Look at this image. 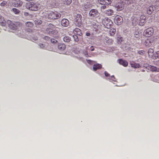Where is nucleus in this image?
<instances>
[{
	"mask_svg": "<svg viewBox=\"0 0 159 159\" xmlns=\"http://www.w3.org/2000/svg\"><path fill=\"white\" fill-rule=\"evenodd\" d=\"M146 19V16L143 15H141L139 18V20H137L136 18H134L133 20V23H134V22L135 21V22L134 23L135 25L138 24L141 26H143L144 25L145 20Z\"/></svg>",
	"mask_w": 159,
	"mask_h": 159,
	"instance_id": "39448f33",
	"label": "nucleus"
},
{
	"mask_svg": "<svg viewBox=\"0 0 159 159\" xmlns=\"http://www.w3.org/2000/svg\"><path fill=\"white\" fill-rule=\"evenodd\" d=\"M38 40V38L36 36H34L32 38V40L33 41H35Z\"/></svg>",
	"mask_w": 159,
	"mask_h": 159,
	"instance_id": "58836bf2",
	"label": "nucleus"
},
{
	"mask_svg": "<svg viewBox=\"0 0 159 159\" xmlns=\"http://www.w3.org/2000/svg\"><path fill=\"white\" fill-rule=\"evenodd\" d=\"M40 7V4L38 2L35 3L33 2H28L26 4V8L32 11H37L38 10Z\"/></svg>",
	"mask_w": 159,
	"mask_h": 159,
	"instance_id": "f257e3e1",
	"label": "nucleus"
},
{
	"mask_svg": "<svg viewBox=\"0 0 159 159\" xmlns=\"http://www.w3.org/2000/svg\"><path fill=\"white\" fill-rule=\"evenodd\" d=\"M105 75L106 77H108L110 76L109 74L107 71H105L104 72Z\"/></svg>",
	"mask_w": 159,
	"mask_h": 159,
	"instance_id": "37998d69",
	"label": "nucleus"
},
{
	"mask_svg": "<svg viewBox=\"0 0 159 159\" xmlns=\"http://www.w3.org/2000/svg\"><path fill=\"white\" fill-rule=\"evenodd\" d=\"M5 22L4 18L2 16H0V23L3 24Z\"/></svg>",
	"mask_w": 159,
	"mask_h": 159,
	"instance_id": "c85d7f7f",
	"label": "nucleus"
},
{
	"mask_svg": "<svg viewBox=\"0 0 159 159\" xmlns=\"http://www.w3.org/2000/svg\"><path fill=\"white\" fill-rule=\"evenodd\" d=\"M70 38L69 36H65L63 38V41L67 43L70 42Z\"/></svg>",
	"mask_w": 159,
	"mask_h": 159,
	"instance_id": "bb28decb",
	"label": "nucleus"
},
{
	"mask_svg": "<svg viewBox=\"0 0 159 159\" xmlns=\"http://www.w3.org/2000/svg\"><path fill=\"white\" fill-rule=\"evenodd\" d=\"M57 31L55 30V26L52 24H49L46 29L45 33L51 35L56 34Z\"/></svg>",
	"mask_w": 159,
	"mask_h": 159,
	"instance_id": "7ed1b4c3",
	"label": "nucleus"
},
{
	"mask_svg": "<svg viewBox=\"0 0 159 159\" xmlns=\"http://www.w3.org/2000/svg\"><path fill=\"white\" fill-rule=\"evenodd\" d=\"M123 22V19L121 16H116L114 19V22L118 25L121 24Z\"/></svg>",
	"mask_w": 159,
	"mask_h": 159,
	"instance_id": "9b49d317",
	"label": "nucleus"
},
{
	"mask_svg": "<svg viewBox=\"0 0 159 159\" xmlns=\"http://www.w3.org/2000/svg\"><path fill=\"white\" fill-rule=\"evenodd\" d=\"M90 35V34L89 33H86V35L87 36H89Z\"/></svg>",
	"mask_w": 159,
	"mask_h": 159,
	"instance_id": "49530a36",
	"label": "nucleus"
},
{
	"mask_svg": "<svg viewBox=\"0 0 159 159\" xmlns=\"http://www.w3.org/2000/svg\"><path fill=\"white\" fill-rule=\"evenodd\" d=\"M152 40L151 39H147L145 42V45L147 47H150L152 45Z\"/></svg>",
	"mask_w": 159,
	"mask_h": 159,
	"instance_id": "dca6fc26",
	"label": "nucleus"
},
{
	"mask_svg": "<svg viewBox=\"0 0 159 159\" xmlns=\"http://www.w3.org/2000/svg\"><path fill=\"white\" fill-rule=\"evenodd\" d=\"M102 67V65L99 64H94L93 65V70L94 71H96L98 69H100Z\"/></svg>",
	"mask_w": 159,
	"mask_h": 159,
	"instance_id": "6ab92c4d",
	"label": "nucleus"
},
{
	"mask_svg": "<svg viewBox=\"0 0 159 159\" xmlns=\"http://www.w3.org/2000/svg\"><path fill=\"white\" fill-rule=\"evenodd\" d=\"M156 57H157V58H159V51H157L156 52Z\"/></svg>",
	"mask_w": 159,
	"mask_h": 159,
	"instance_id": "79ce46f5",
	"label": "nucleus"
},
{
	"mask_svg": "<svg viewBox=\"0 0 159 159\" xmlns=\"http://www.w3.org/2000/svg\"><path fill=\"white\" fill-rule=\"evenodd\" d=\"M116 32V30L115 29H110L109 30V34L111 36H113L114 35Z\"/></svg>",
	"mask_w": 159,
	"mask_h": 159,
	"instance_id": "393cba45",
	"label": "nucleus"
},
{
	"mask_svg": "<svg viewBox=\"0 0 159 159\" xmlns=\"http://www.w3.org/2000/svg\"><path fill=\"white\" fill-rule=\"evenodd\" d=\"M43 39L47 40H49L50 39V37L48 36H45L44 37Z\"/></svg>",
	"mask_w": 159,
	"mask_h": 159,
	"instance_id": "a19ab883",
	"label": "nucleus"
},
{
	"mask_svg": "<svg viewBox=\"0 0 159 159\" xmlns=\"http://www.w3.org/2000/svg\"><path fill=\"white\" fill-rule=\"evenodd\" d=\"M111 78L112 80L114 81H115V78L114 75H112V76H111Z\"/></svg>",
	"mask_w": 159,
	"mask_h": 159,
	"instance_id": "c03bdc74",
	"label": "nucleus"
},
{
	"mask_svg": "<svg viewBox=\"0 0 159 159\" xmlns=\"http://www.w3.org/2000/svg\"><path fill=\"white\" fill-rule=\"evenodd\" d=\"M73 32L74 34L79 36H81L82 35V33L81 32L80 30L78 28H75V29L73 30Z\"/></svg>",
	"mask_w": 159,
	"mask_h": 159,
	"instance_id": "aec40b11",
	"label": "nucleus"
},
{
	"mask_svg": "<svg viewBox=\"0 0 159 159\" xmlns=\"http://www.w3.org/2000/svg\"><path fill=\"white\" fill-rule=\"evenodd\" d=\"M61 24L63 26L67 27L69 24V21L67 19H63L61 20Z\"/></svg>",
	"mask_w": 159,
	"mask_h": 159,
	"instance_id": "2eb2a0df",
	"label": "nucleus"
},
{
	"mask_svg": "<svg viewBox=\"0 0 159 159\" xmlns=\"http://www.w3.org/2000/svg\"><path fill=\"white\" fill-rule=\"evenodd\" d=\"M114 6L116 8L117 10H122L124 7V2L123 1H114Z\"/></svg>",
	"mask_w": 159,
	"mask_h": 159,
	"instance_id": "0eeeda50",
	"label": "nucleus"
},
{
	"mask_svg": "<svg viewBox=\"0 0 159 159\" xmlns=\"http://www.w3.org/2000/svg\"><path fill=\"white\" fill-rule=\"evenodd\" d=\"M131 66L134 68H139L140 67V65L139 63L132 62L130 64Z\"/></svg>",
	"mask_w": 159,
	"mask_h": 159,
	"instance_id": "4be33fe9",
	"label": "nucleus"
},
{
	"mask_svg": "<svg viewBox=\"0 0 159 159\" xmlns=\"http://www.w3.org/2000/svg\"><path fill=\"white\" fill-rule=\"evenodd\" d=\"M154 11V7L152 6H150L147 9V13L149 15L152 14Z\"/></svg>",
	"mask_w": 159,
	"mask_h": 159,
	"instance_id": "412c9836",
	"label": "nucleus"
},
{
	"mask_svg": "<svg viewBox=\"0 0 159 159\" xmlns=\"http://www.w3.org/2000/svg\"><path fill=\"white\" fill-rule=\"evenodd\" d=\"M89 14L90 17H97L99 13L97 10L92 9L89 11Z\"/></svg>",
	"mask_w": 159,
	"mask_h": 159,
	"instance_id": "f8f14e48",
	"label": "nucleus"
},
{
	"mask_svg": "<svg viewBox=\"0 0 159 159\" xmlns=\"http://www.w3.org/2000/svg\"><path fill=\"white\" fill-rule=\"evenodd\" d=\"M119 64L123 66L124 67H127L128 65V62L127 61L124 60L122 59H120L118 60Z\"/></svg>",
	"mask_w": 159,
	"mask_h": 159,
	"instance_id": "4468645a",
	"label": "nucleus"
},
{
	"mask_svg": "<svg viewBox=\"0 0 159 159\" xmlns=\"http://www.w3.org/2000/svg\"><path fill=\"white\" fill-rule=\"evenodd\" d=\"M140 34L138 32H136L134 34V37L136 38H138L140 36Z\"/></svg>",
	"mask_w": 159,
	"mask_h": 159,
	"instance_id": "72a5a7b5",
	"label": "nucleus"
},
{
	"mask_svg": "<svg viewBox=\"0 0 159 159\" xmlns=\"http://www.w3.org/2000/svg\"><path fill=\"white\" fill-rule=\"evenodd\" d=\"M150 68H149V70H150L152 71H159V69L157 68L156 67L152 66L151 65L150 66Z\"/></svg>",
	"mask_w": 159,
	"mask_h": 159,
	"instance_id": "5701e85b",
	"label": "nucleus"
},
{
	"mask_svg": "<svg viewBox=\"0 0 159 159\" xmlns=\"http://www.w3.org/2000/svg\"><path fill=\"white\" fill-rule=\"evenodd\" d=\"M93 48L91 49V51H93L94 50V49L93 48V46L91 47V48Z\"/></svg>",
	"mask_w": 159,
	"mask_h": 159,
	"instance_id": "de8ad7c7",
	"label": "nucleus"
},
{
	"mask_svg": "<svg viewBox=\"0 0 159 159\" xmlns=\"http://www.w3.org/2000/svg\"><path fill=\"white\" fill-rule=\"evenodd\" d=\"M64 4L68 5L71 3V1H63Z\"/></svg>",
	"mask_w": 159,
	"mask_h": 159,
	"instance_id": "7c9ffc66",
	"label": "nucleus"
},
{
	"mask_svg": "<svg viewBox=\"0 0 159 159\" xmlns=\"http://www.w3.org/2000/svg\"><path fill=\"white\" fill-rule=\"evenodd\" d=\"M105 14L107 16H111L113 15V11L112 10L109 9L105 11Z\"/></svg>",
	"mask_w": 159,
	"mask_h": 159,
	"instance_id": "b1692460",
	"label": "nucleus"
},
{
	"mask_svg": "<svg viewBox=\"0 0 159 159\" xmlns=\"http://www.w3.org/2000/svg\"><path fill=\"white\" fill-rule=\"evenodd\" d=\"M156 2L157 3H159V0L157 1Z\"/></svg>",
	"mask_w": 159,
	"mask_h": 159,
	"instance_id": "3c124183",
	"label": "nucleus"
},
{
	"mask_svg": "<svg viewBox=\"0 0 159 159\" xmlns=\"http://www.w3.org/2000/svg\"><path fill=\"white\" fill-rule=\"evenodd\" d=\"M7 23L9 28L13 30H16L18 29L22 25L21 23L20 22H13L9 20H7Z\"/></svg>",
	"mask_w": 159,
	"mask_h": 159,
	"instance_id": "f03ea898",
	"label": "nucleus"
},
{
	"mask_svg": "<svg viewBox=\"0 0 159 159\" xmlns=\"http://www.w3.org/2000/svg\"><path fill=\"white\" fill-rule=\"evenodd\" d=\"M113 42V40L112 39H109L106 41V43L109 44H111Z\"/></svg>",
	"mask_w": 159,
	"mask_h": 159,
	"instance_id": "473e14b6",
	"label": "nucleus"
},
{
	"mask_svg": "<svg viewBox=\"0 0 159 159\" xmlns=\"http://www.w3.org/2000/svg\"><path fill=\"white\" fill-rule=\"evenodd\" d=\"M83 19L80 14L76 15L74 19V23L75 25L78 27H80L82 25Z\"/></svg>",
	"mask_w": 159,
	"mask_h": 159,
	"instance_id": "20e7f679",
	"label": "nucleus"
},
{
	"mask_svg": "<svg viewBox=\"0 0 159 159\" xmlns=\"http://www.w3.org/2000/svg\"><path fill=\"white\" fill-rule=\"evenodd\" d=\"M61 15L57 11L49 12L47 15V17L49 19H56L60 18Z\"/></svg>",
	"mask_w": 159,
	"mask_h": 159,
	"instance_id": "423d86ee",
	"label": "nucleus"
},
{
	"mask_svg": "<svg viewBox=\"0 0 159 159\" xmlns=\"http://www.w3.org/2000/svg\"><path fill=\"white\" fill-rule=\"evenodd\" d=\"M25 25L28 28L26 29V31L29 32H32V30L31 28L34 26L33 23L31 22H27L25 23Z\"/></svg>",
	"mask_w": 159,
	"mask_h": 159,
	"instance_id": "ddd939ff",
	"label": "nucleus"
},
{
	"mask_svg": "<svg viewBox=\"0 0 159 159\" xmlns=\"http://www.w3.org/2000/svg\"><path fill=\"white\" fill-rule=\"evenodd\" d=\"M150 65H149L148 64L145 63L143 64V66L144 68H146L148 70L149 68H150Z\"/></svg>",
	"mask_w": 159,
	"mask_h": 159,
	"instance_id": "2f4dec72",
	"label": "nucleus"
},
{
	"mask_svg": "<svg viewBox=\"0 0 159 159\" xmlns=\"http://www.w3.org/2000/svg\"><path fill=\"white\" fill-rule=\"evenodd\" d=\"M39 23L40 24H41L42 23V21L41 20H39Z\"/></svg>",
	"mask_w": 159,
	"mask_h": 159,
	"instance_id": "09e8293b",
	"label": "nucleus"
},
{
	"mask_svg": "<svg viewBox=\"0 0 159 159\" xmlns=\"http://www.w3.org/2000/svg\"><path fill=\"white\" fill-rule=\"evenodd\" d=\"M153 53V50L152 48H150L148 51V54L149 57H152Z\"/></svg>",
	"mask_w": 159,
	"mask_h": 159,
	"instance_id": "a878e982",
	"label": "nucleus"
},
{
	"mask_svg": "<svg viewBox=\"0 0 159 159\" xmlns=\"http://www.w3.org/2000/svg\"><path fill=\"white\" fill-rule=\"evenodd\" d=\"M154 33V29L152 27H149L144 30L143 32L144 36L149 37L152 36Z\"/></svg>",
	"mask_w": 159,
	"mask_h": 159,
	"instance_id": "6e6552de",
	"label": "nucleus"
},
{
	"mask_svg": "<svg viewBox=\"0 0 159 159\" xmlns=\"http://www.w3.org/2000/svg\"><path fill=\"white\" fill-rule=\"evenodd\" d=\"M50 40L51 43H56L57 42V41L54 39H52Z\"/></svg>",
	"mask_w": 159,
	"mask_h": 159,
	"instance_id": "4c0bfd02",
	"label": "nucleus"
},
{
	"mask_svg": "<svg viewBox=\"0 0 159 159\" xmlns=\"http://www.w3.org/2000/svg\"><path fill=\"white\" fill-rule=\"evenodd\" d=\"M74 41L76 42H78L79 41V39L78 36L74 34L73 36Z\"/></svg>",
	"mask_w": 159,
	"mask_h": 159,
	"instance_id": "c756f323",
	"label": "nucleus"
},
{
	"mask_svg": "<svg viewBox=\"0 0 159 159\" xmlns=\"http://www.w3.org/2000/svg\"><path fill=\"white\" fill-rule=\"evenodd\" d=\"M85 55H88V52H85Z\"/></svg>",
	"mask_w": 159,
	"mask_h": 159,
	"instance_id": "8fccbe9b",
	"label": "nucleus"
},
{
	"mask_svg": "<svg viewBox=\"0 0 159 159\" xmlns=\"http://www.w3.org/2000/svg\"><path fill=\"white\" fill-rule=\"evenodd\" d=\"M99 3L103 5L101 7V9H104L107 8V6H108L111 3V1H98Z\"/></svg>",
	"mask_w": 159,
	"mask_h": 159,
	"instance_id": "9d476101",
	"label": "nucleus"
},
{
	"mask_svg": "<svg viewBox=\"0 0 159 159\" xmlns=\"http://www.w3.org/2000/svg\"><path fill=\"white\" fill-rule=\"evenodd\" d=\"M155 79L157 82L159 83V75H156L155 76Z\"/></svg>",
	"mask_w": 159,
	"mask_h": 159,
	"instance_id": "f704fd0d",
	"label": "nucleus"
},
{
	"mask_svg": "<svg viewBox=\"0 0 159 159\" xmlns=\"http://www.w3.org/2000/svg\"><path fill=\"white\" fill-rule=\"evenodd\" d=\"M103 24L107 28H110L113 24V22L110 19L105 18L103 20Z\"/></svg>",
	"mask_w": 159,
	"mask_h": 159,
	"instance_id": "1a4fd4ad",
	"label": "nucleus"
},
{
	"mask_svg": "<svg viewBox=\"0 0 159 159\" xmlns=\"http://www.w3.org/2000/svg\"><path fill=\"white\" fill-rule=\"evenodd\" d=\"M7 3V2L6 1H3L1 3L0 5L2 6H4L6 5Z\"/></svg>",
	"mask_w": 159,
	"mask_h": 159,
	"instance_id": "e433bc0d",
	"label": "nucleus"
},
{
	"mask_svg": "<svg viewBox=\"0 0 159 159\" xmlns=\"http://www.w3.org/2000/svg\"><path fill=\"white\" fill-rule=\"evenodd\" d=\"M144 52V51L143 50H140L139 51L138 53L140 55H143Z\"/></svg>",
	"mask_w": 159,
	"mask_h": 159,
	"instance_id": "ea45409f",
	"label": "nucleus"
},
{
	"mask_svg": "<svg viewBox=\"0 0 159 159\" xmlns=\"http://www.w3.org/2000/svg\"><path fill=\"white\" fill-rule=\"evenodd\" d=\"M12 11L15 14H18L20 12V11L19 10L15 8H13Z\"/></svg>",
	"mask_w": 159,
	"mask_h": 159,
	"instance_id": "cd10ccee",
	"label": "nucleus"
},
{
	"mask_svg": "<svg viewBox=\"0 0 159 159\" xmlns=\"http://www.w3.org/2000/svg\"><path fill=\"white\" fill-rule=\"evenodd\" d=\"M117 40L118 42L120 43L122 41V37H117Z\"/></svg>",
	"mask_w": 159,
	"mask_h": 159,
	"instance_id": "c9c22d12",
	"label": "nucleus"
},
{
	"mask_svg": "<svg viewBox=\"0 0 159 159\" xmlns=\"http://www.w3.org/2000/svg\"><path fill=\"white\" fill-rule=\"evenodd\" d=\"M39 46H40L41 48H43L44 47V44L43 43H40L39 44Z\"/></svg>",
	"mask_w": 159,
	"mask_h": 159,
	"instance_id": "a18cd8bd",
	"label": "nucleus"
},
{
	"mask_svg": "<svg viewBox=\"0 0 159 159\" xmlns=\"http://www.w3.org/2000/svg\"><path fill=\"white\" fill-rule=\"evenodd\" d=\"M58 48L61 51H63L66 49V46L64 43H60L58 45Z\"/></svg>",
	"mask_w": 159,
	"mask_h": 159,
	"instance_id": "f3484780",
	"label": "nucleus"
},
{
	"mask_svg": "<svg viewBox=\"0 0 159 159\" xmlns=\"http://www.w3.org/2000/svg\"><path fill=\"white\" fill-rule=\"evenodd\" d=\"M23 2L21 1H15L14 2V6L15 7H20L22 5Z\"/></svg>",
	"mask_w": 159,
	"mask_h": 159,
	"instance_id": "a211bd4d",
	"label": "nucleus"
}]
</instances>
